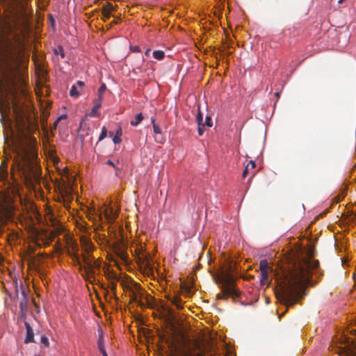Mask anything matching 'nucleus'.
I'll return each instance as SVG.
<instances>
[{
    "label": "nucleus",
    "mask_w": 356,
    "mask_h": 356,
    "mask_svg": "<svg viewBox=\"0 0 356 356\" xmlns=\"http://www.w3.org/2000/svg\"><path fill=\"white\" fill-rule=\"evenodd\" d=\"M319 268V262L309 257H298L289 263L279 282L277 298L287 307L293 306L302 298L312 274Z\"/></svg>",
    "instance_id": "obj_3"
},
{
    "label": "nucleus",
    "mask_w": 356,
    "mask_h": 356,
    "mask_svg": "<svg viewBox=\"0 0 356 356\" xmlns=\"http://www.w3.org/2000/svg\"><path fill=\"white\" fill-rule=\"evenodd\" d=\"M100 107H101V104H99V103L97 105L94 104V106L90 111V116H91V117L98 116L99 115L98 110Z\"/></svg>",
    "instance_id": "obj_20"
},
{
    "label": "nucleus",
    "mask_w": 356,
    "mask_h": 356,
    "mask_svg": "<svg viewBox=\"0 0 356 356\" xmlns=\"http://www.w3.org/2000/svg\"><path fill=\"white\" fill-rule=\"evenodd\" d=\"M81 243L84 251L83 254L92 253L93 250V245L90 239L87 238L85 236H81Z\"/></svg>",
    "instance_id": "obj_7"
},
{
    "label": "nucleus",
    "mask_w": 356,
    "mask_h": 356,
    "mask_svg": "<svg viewBox=\"0 0 356 356\" xmlns=\"http://www.w3.org/2000/svg\"><path fill=\"white\" fill-rule=\"evenodd\" d=\"M106 216L108 219H111V220H114L116 217H117V214L116 213H112V217L111 216H109L107 213H106Z\"/></svg>",
    "instance_id": "obj_35"
},
{
    "label": "nucleus",
    "mask_w": 356,
    "mask_h": 356,
    "mask_svg": "<svg viewBox=\"0 0 356 356\" xmlns=\"http://www.w3.org/2000/svg\"><path fill=\"white\" fill-rule=\"evenodd\" d=\"M153 129H154V132L155 134H157V135L161 134V129H160L159 125L154 124Z\"/></svg>",
    "instance_id": "obj_28"
},
{
    "label": "nucleus",
    "mask_w": 356,
    "mask_h": 356,
    "mask_svg": "<svg viewBox=\"0 0 356 356\" xmlns=\"http://www.w3.org/2000/svg\"><path fill=\"white\" fill-rule=\"evenodd\" d=\"M67 118V115H62L59 118H58V120L55 122L54 123V125L56 126V124H58V121L60 120V119H64V118Z\"/></svg>",
    "instance_id": "obj_38"
},
{
    "label": "nucleus",
    "mask_w": 356,
    "mask_h": 356,
    "mask_svg": "<svg viewBox=\"0 0 356 356\" xmlns=\"http://www.w3.org/2000/svg\"><path fill=\"white\" fill-rule=\"evenodd\" d=\"M259 269L261 272H267L268 271V263L266 259H263L259 262Z\"/></svg>",
    "instance_id": "obj_14"
},
{
    "label": "nucleus",
    "mask_w": 356,
    "mask_h": 356,
    "mask_svg": "<svg viewBox=\"0 0 356 356\" xmlns=\"http://www.w3.org/2000/svg\"><path fill=\"white\" fill-rule=\"evenodd\" d=\"M220 284L221 293L216 295L217 299H235L240 296V291L236 286V277L230 273V270L222 272L216 279Z\"/></svg>",
    "instance_id": "obj_4"
},
{
    "label": "nucleus",
    "mask_w": 356,
    "mask_h": 356,
    "mask_svg": "<svg viewBox=\"0 0 356 356\" xmlns=\"http://www.w3.org/2000/svg\"><path fill=\"white\" fill-rule=\"evenodd\" d=\"M256 167L255 162L254 161H250L246 165L243 172V177L245 178L248 175L249 170H254Z\"/></svg>",
    "instance_id": "obj_11"
},
{
    "label": "nucleus",
    "mask_w": 356,
    "mask_h": 356,
    "mask_svg": "<svg viewBox=\"0 0 356 356\" xmlns=\"http://www.w3.org/2000/svg\"><path fill=\"white\" fill-rule=\"evenodd\" d=\"M117 23H118V21H117V20H114V21H113V22H112V24H117Z\"/></svg>",
    "instance_id": "obj_48"
},
{
    "label": "nucleus",
    "mask_w": 356,
    "mask_h": 356,
    "mask_svg": "<svg viewBox=\"0 0 356 356\" xmlns=\"http://www.w3.org/2000/svg\"><path fill=\"white\" fill-rule=\"evenodd\" d=\"M80 91L76 86H72L70 90V95L72 97H78L80 95Z\"/></svg>",
    "instance_id": "obj_18"
},
{
    "label": "nucleus",
    "mask_w": 356,
    "mask_h": 356,
    "mask_svg": "<svg viewBox=\"0 0 356 356\" xmlns=\"http://www.w3.org/2000/svg\"><path fill=\"white\" fill-rule=\"evenodd\" d=\"M54 53L56 56H60L61 58H65V52L62 46L58 45L56 48L54 49Z\"/></svg>",
    "instance_id": "obj_16"
},
{
    "label": "nucleus",
    "mask_w": 356,
    "mask_h": 356,
    "mask_svg": "<svg viewBox=\"0 0 356 356\" xmlns=\"http://www.w3.org/2000/svg\"><path fill=\"white\" fill-rule=\"evenodd\" d=\"M115 135H118V136H122V130H121L120 129H118V130L117 131V132H116V134H115Z\"/></svg>",
    "instance_id": "obj_41"
},
{
    "label": "nucleus",
    "mask_w": 356,
    "mask_h": 356,
    "mask_svg": "<svg viewBox=\"0 0 356 356\" xmlns=\"http://www.w3.org/2000/svg\"><path fill=\"white\" fill-rule=\"evenodd\" d=\"M202 121H203V115L201 113L200 108H198V113L196 116V122L197 124H202Z\"/></svg>",
    "instance_id": "obj_23"
},
{
    "label": "nucleus",
    "mask_w": 356,
    "mask_h": 356,
    "mask_svg": "<svg viewBox=\"0 0 356 356\" xmlns=\"http://www.w3.org/2000/svg\"><path fill=\"white\" fill-rule=\"evenodd\" d=\"M60 232H61V230L59 228L52 231L50 234L51 238L53 240L56 236H57L58 234H60Z\"/></svg>",
    "instance_id": "obj_24"
},
{
    "label": "nucleus",
    "mask_w": 356,
    "mask_h": 356,
    "mask_svg": "<svg viewBox=\"0 0 356 356\" xmlns=\"http://www.w3.org/2000/svg\"><path fill=\"white\" fill-rule=\"evenodd\" d=\"M172 303L178 309L182 308V300L178 296H175L172 300Z\"/></svg>",
    "instance_id": "obj_17"
},
{
    "label": "nucleus",
    "mask_w": 356,
    "mask_h": 356,
    "mask_svg": "<svg viewBox=\"0 0 356 356\" xmlns=\"http://www.w3.org/2000/svg\"><path fill=\"white\" fill-rule=\"evenodd\" d=\"M143 263L145 262V266L147 267H149V262L148 261V256L147 255H144V259H143Z\"/></svg>",
    "instance_id": "obj_32"
},
{
    "label": "nucleus",
    "mask_w": 356,
    "mask_h": 356,
    "mask_svg": "<svg viewBox=\"0 0 356 356\" xmlns=\"http://www.w3.org/2000/svg\"><path fill=\"white\" fill-rule=\"evenodd\" d=\"M260 282L261 285L268 284V271L261 272Z\"/></svg>",
    "instance_id": "obj_15"
},
{
    "label": "nucleus",
    "mask_w": 356,
    "mask_h": 356,
    "mask_svg": "<svg viewBox=\"0 0 356 356\" xmlns=\"http://www.w3.org/2000/svg\"><path fill=\"white\" fill-rule=\"evenodd\" d=\"M24 325L26 330V335L24 339L25 343H29L35 342L34 341V332L29 323L25 321Z\"/></svg>",
    "instance_id": "obj_8"
},
{
    "label": "nucleus",
    "mask_w": 356,
    "mask_h": 356,
    "mask_svg": "<svg viewBox=\"0 0 356 356\" xmlns=\"http://www.w3.org/2000/svg\"><path fill=\"white\" fill-rule=\"evenodd\" d=\"M183 356H200V355L199 354H193L190 352H186V353H184Z\"/></svg>",
    "instance_id": "obj_34"
},
{
    "label": "nucleus",
    "mask_w": 356,
    "mask_h": 356,
    "mask_svg": "<svg viewBox=\"0 0 356 356\" xmlns=\"http://www.w3.org/2000/svg\"><path fill=\"white\" fill-rule=\"evenodd\" d=\"M254 173H252L250 178L249 179V180H250L254 177Z\"/></svg>",
    "instance_id": "obj_49"
},
{
    "label": "nucleus",
    "mask_w": 356,
    "mask_h": 356,
    "mask_svg": "<svg viewBox=\"0 0 356 356\" xmlns=\"http://www.w3.org/2000/svg\"><path fill=\"white\" fill-rule=\"evenodd\" d=\"M345 0H339L338 1V3H342Z\"/></svg>",
    "instance_id": "obj_47"
},
{
    "label": "nucleus",
    "mask_w": 356,
    "mask_h": 356,
    "mask_svg": "<svg viewBox=\"0 0 356 356\" xmlns=\"http://www.w3.org/2000/svg\"><path fill=\"white\" fill-rule=\"evenodd\" d=\"M106 86L105 83H102L101 85V86L99 87V88L98 89V97H99L100 98H103V96L106 91Z\"/></svg>",
    "instance_id": "obj_21"
},
{
    "label": "nucleus",
    "mask_w": 356,
    "mask_h": 356,
    "mask_svg": "<svg viewBox=\"0 0 356 356\" xmlns=\"http://www.w3.org/2000/svg\"><path fill=\"white\" fill-rule=\"evenodd\" d=\"M151 122L153 124H155V120L153 118H151Z\"/></svg>",
    "instance_id": "obj_45"
},
{
    "label": "nucleus",
    "mask_w": 356,
    "mask_h": 356,
    "mask_svg": "<svg viewBox=\"0 0 356 356\" xmlns=\"http://www.w3.org/2000/svg\"><path fill=\"white\" fill-rule=\"evenodd\" d=\"M143 120V114L140 113H138L136 117H135V119L134 120H131L130 124L134 126V127H136L137 125H138L141 122L142 120Z\"/></svg>",
    "instance_id": "obj_13"
},
{
    "label": "nucleus",
    "mask_w": 356,
    "mask_h": 356,
    "mask_svg": "<svg viewBox=\"0 0 356 356\" xmlns=\"http://www.w3.org/2000/svg\"><path fill=\"white\" fill-rule=\"evenodd\" d=\"M119 169L118 170H116V175H118V173H119Z\"/></svg>",
    "instance_id": "obj_50"
},
{
    "label": "nucleus",
    "mask_w": 356,
    "mask_h": 356,
    "mask_svg": "<svg viewBox=\"0 0 356 356\" xmlns=\"http://www.w3.org/2000/svg\"><path fill=\"white\" fill-rule=\"evenodd\" d=\"M67 254L68 255L72 258L74 264H80V258L81 257V254H79V246L78 244L74 241L73 240L70 239L67 242Z\"/></svg>",
    "instance_id": "obj_6"
},
{
    "label": "nucleus",
    "mask_w": 356,
    "mask_h": 356,
    "mask_svg": "<svg viewBox=\"0 0 356 356\" xmlns=\"http://www.w3.org/2000/svg\"><path fill=\"white\" fill-rule=\"evenodd\" d=\"M74 86H76V87L81 90L83 89V86H84V82L82 81H78L76 82V84H74Z\"/></svg>",
    "instance_id": "obj_30"
},
{
    "label": "nucleus",
    "mask_w": 356,
    "mask_h": 356,
    "mask_svg": "<svg viewBox=\"0 0 356 356\" xmlns=\"http://www.w3.org/2000/svg\"><path fill=\"white\" fill-rule=\"evenodd\" d=\"M79 266L83 277L90 283L95 280V270L99 269L101 264L98 259H95L92 253L81 254L80 264H74Z\"/></svg>",
    "instance_id": "obj_5"
},
{
    "label": "nucleus",
    "mask_w": 356,
    "mask_h": 356,
    "mask_svg": "<svg viewBox=\"0 0 356 356\" xmlns=\"http://www.w3.org/2000/svg\"><path fill=\"white\" fill-rule=\"evenodd\" d=\"M347 356H356V350L349 351Z\"/></svg>",
    "instance_id": "obj_36"
},
{
    "label": "nucleus",
    "mask_w": 356,
    "mask_h": 356,
    "mask_svg": "<svg viewBox=\"0 0 356 356\" xmlns=\"http://www.w3.org/2000/svg\"><path fill=\"white\" fill-rule=\"evenodd\" d=\"M204 126H207L209 127H211L213 124H212V120H211V118L210 116H207L206 118H205V122H204Z\"/></svg>",
    "instance_id": "obj_25"
},
{
    "label": "nucleus",
    "mask_w": 356,
    "mask_h": 356,
    "mask_svg": "<svg viewBox=\"0 0 356 356\" xmlns=\"http://www.w3.org/2000/svg\"><path fill=\"white\" fill-rule=\"evenodd\" d=\"M149 52H150V49H147L145 51V55L146 56H147L149 55Z\"/></svg>",
    "instance_id": "obj_42"
},
{
    "label": "nucleus",
    "mask_w": 356,
    "mask_h": 356,
    "mask_svg": "<svg viewBox=\"0 0 356 356\" xmlns=\"http://www.w3.org/2000/svg\"><path fill=\"white\" fill-rule=\"evenodd\" d=\"M275 95L277 98H279V97H280V92H275Z\"/></svg>",
    "instance_id": "obj_44"
},
{
    "label": "nucleus",
    "mask_w": 356,
    "mask_h": 356,
    "mask_svg": "<svg viewBox=\"0 0 356 356\" xmlns=\"http://www.w3.org/2000/svg\"><path fill=\"white\" fill-rule=\"evenodd\" d=\"M49 17L51 18V22H52V24L54 23V19L52 18V16L50 15Z\"/></svg>",
    "instance_id": "obj_46"
},
{
    "label": "nucleus",
    "mask_w": 356,
    "mask_h": 356,
    "mask_svg": "<svg viewBox=\"0 0 356 356\" xmlns=\"http://www.w3.org/2000/svg\"><path fill=\"white\" fill-rule=\"evenodd\" d=\"M197 126H198V134H199V136L203 135L204 131V127H205L204 123H202V124H197Z\"/></svg>",
    "instance_id": "obj_26"
},
{
    "label": "nucleus",
    "mask_w": 356,
    "mask_h": 356,
    "mask_svg": "<svg viewBox=\"0 0 356 356\" xmlns=\"http://www.w3.org/2000/svg\"><path fill=\"white\" fill-rule=\"evenodd\" d=\"M107 136V129L105 127H103L102 129L101 134L99 137V141L102 140L104 138H105Z\"/></svg>",
    "instance_id": "obj_22"
},
{
    "label": "nucleus",
    "mask_w": 356,
    "mask_h": 356,
    "mask_svg": "<svg viewBox=\"0 0 356 356\" xmlns=\"http://www.w3.org/2000/svg\"><path fill=\"white\" fill-rule=\"evenodd\" d=\"M100 352H101V353L102 354L103 356H108L105 349H104L102 350H100Z\"/></svg>",
    "instance_id": "obj_40"
},
{
    "label": "nucleus",
    "mask_w": 356,
    "mask_h": 356,
    "mask_svg": "<svg viewBox=\"0 0 356 356\" xmlns=\"http://www.w3.org/2000/svg\"><path fill=\"white\" fill-rule=\"evenodd\" d=\"M98 348H99V351L105 349L104 340V337H103L102 332L99 333V334Z\"/></svg>",
    "instance_id": "obj_19"
},
{
    "label": "nucleus",
    "mask_w": 356,
    "mask_h": 356,
    "mask_svg": "<svg viewBox=\"0 0 356 356\" xmlns=\"http://www.w3.org/2000/svg\"><path fill=\"white\" fill-rule=\"evenodd\" d=\"M102 99H103V98H100L99 97H97V98L94 99L93 103L95 105H97L98 103H99V104L102 105Z\"/></svg>",
    "instance_id": "obj_31"
},
{
    "label": "nucleus",
    "mask_w": 356,
    "mask_h": 356,
    "mask_svg": "<svg viewBox=\"0 0 356 356\" xmlns=\"http://www.w3.org/2000/svg\"><path fill=\"white\" fill-rule=\"evenodd\" d=\"M6 15L0 19V58L8 71L6 79L15 85L19 79L18 67L26 48L30 33L29 16L23 0H0Z\"/></svg>",
    "instance_id": "obj_1"
},
{
    "label": "nucleus",
    "mask_w": 356,
    "mask_h": 356,
    "mask_svg": "<svg viewBox=\"0 0 356 356\" xmlns=\"http://www.w3.org/2000/svg\"><path fill=\"white\" fill-rule=\"evenodd\" d=\"M131 48V50L135 52H139L140 51V47L138 46H134Z\"/></svg>",
    "instance_id": "obj_37"
},
{
    "label": "nucleus",
    "mask_w": 356,
    "mask_h": 356,
    "mask_svg": "<svg viewBox=\"0 0 356 356\" xmlns=\"http://www.w3.org/2000/svg\"><path fill=\"white\" fill-rule=\"evenodd\" d=\"M155 140L157 142V143H163V138L162 137H156L155 138Z\"/></svg>",
    "instance_id": "obj_39"
},
{
    "label": "nucleus",
    "mask_w": 356,
    "mask_h": 356,
    "mask_svg": "<svg viewBox=\"0 0 356 356\" xmlns=\"http://www.w3.org/2000/svg\"><path fill=\"white\" fill-rule=\"evenodd\" d=\"M153 57L159 60H163L165 57V53L161 50H156L152 53Z\"/></svg>",
    "instance_id": "obj_12"
},
{
    "label": "nucleus",
    "mask_w": 356,
    "mask_h": 356,
    "mask_svg": "<svg viewBox=\"0 0 356 356\" xmlns=\"http://www.w3.org/2000/svg\"><path fill=\"white\" fill-rule=\"evenodd\" d=\"M138 305L140 306V307H144L145 306V304L143 302H142L141 301L138 302Z\"/></svg>",
    "instance_id": "obj_43"
},
{
    "label": "nucleus",
    "mask_w": 356,
    "mask_h": 356,
    "mask_svg": "<svg viewBox=\"0 0 356 356\" xmlns=\"http://www.w3.org/2000/svg\"><path fill=\"white\" fill-rule=\"evenodd\" d=\"M22 294L23 296V299L21 300V302L19 303V308H20V312L23 316L24 312L27 310V299L26 298L25 292L24 291L22 292Z\"/></svg>",
    "instance_id": "obj_10"
},
{
    "label": "nucleus",
    "mask_w": 356,
    "mask_h": 356,
    "mask_svg": "<svg viewBox=\"0 0 356 356\" xmlns=\"http://www.w3.org/2000/svg\"><path fill=\"white\" fill-rule=\"evenodd\" d=\"M105 163H106V165H109L113 166L115 170H118V168L115 167V164H114V163H113V161H111V160H108V161H106Z\"/></svg>",
    "instance_id": "obj_33"
},
{
    "label": "nucleus",
    "mask_w": 356,
    "mask_h": 356,
    "mask_svg": "<svg viewBox=\"0 0 356 356\" xmlns=\"http://www.w3.org/2000/svg\"><path fill=\"white\" fill-rule=\"evenodd\" d=\"M115 10V8L111 3H107L102 7V15L104 20L111 17V12Z\"/></svg>",
    "instance_id": "obj_9"
},
{
    "label": "nucleus",
    "mask_w": 356,
    "mask_h": 356,
    "mask_svg": "<svg viewBox=\"0 0 356 356\" xmlns=\"http://www.w3.org/2000/svg\"><path fill=\"white\" fill-rule=\"evenodd\" d=\"M121 136H118V135H115L113 138V141L115 144H118L121 142Z\"/></svg>",
    "instance_id": "obj_29"
},
{
    "label": "nucleus",
    "mask_w": 356,
    "mask_h": 356,
    "mask_svg": "<svg viewBox=\"0 0 356 356\" xmlns=\"http://www.w3.org/2000/svg\"><path fill=\"white\" fill-rule=\"evenodd\" d=\"M15 114V129L10 130L12 143L15 147L16 158L13 163L16 164L22 179L27 187L36 190L40 187L42 172L35 158L37 153L29 142V129L31 122L24 113H18L13 108Z\"/></svg>",
    "instance_id": "obj_2"
},
{
    "label": "nucleus",
    "mask_w": 356,
    "mask_h": 356,
    "mask_svg": "<svg viewBox=\"0 0 356 356\" xmlns=\"http://www.w3.org/2000/svg\"><path fill=\"white\" fill-rule=\"evenodd\" d=\"M41 343H42V344H44V346H46V347H49V339H48V338H47V337H45V336H42V337H41Z\"/></svg>",
    "instance_id": "obj_27"
}]
</instances>
